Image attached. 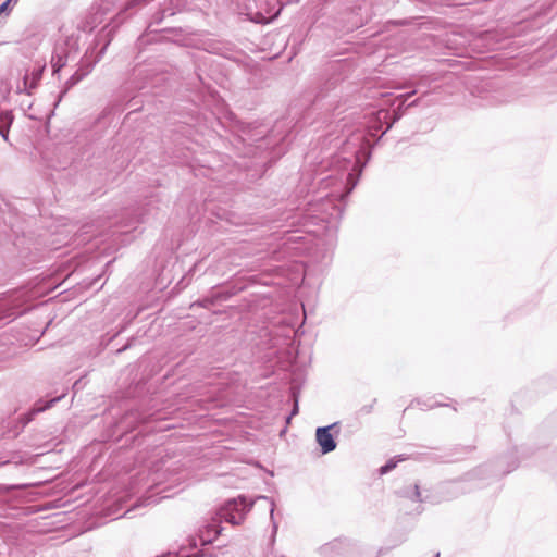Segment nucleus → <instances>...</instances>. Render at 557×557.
I'll return each instance as SVG.
<instances>
[{"label": "nucleus", "instance_id": "f257e3e1", "mask_svg": "<svg viewBox=\"0 0 557 557\" xmlns=\"http://www.w3.org/2000/svg\"><path fill=\"white\" fill-rule=\"evenodd\" d=\"M371 143L361 129L352 132L344 141L342 152L333 157L331 174L321 178L322 188L334 187L325 196L310 202L314 218L327 224H335L344 213V202L357 186L364 162L370 157Z\"/></svg>", "mask_w": 557, "mask_h": 557}, {"label": "nucleus", "instance_id": "f03ea898", "mask_svg": "<svg viewBox=\"0 0 557 557\" xmlns=\"http://www.w3.org/2000/svg\"><path fill=\"white\" fill-rule=\"evenodd\" d=\"M126 16L123 10L114 12L111 0H100L94 3L86 14L79 21L77 28L85 33L94 32L99 25L103 24L101 32L107 25L114 21L119 27L124 23Z\"/></svg>", "mask_w": 557, "mask_h": 557}, {"label": "nucleus", "instance_id": "7ed1b4c3", "mask_svg": "<svg viewBox=\"0 0 557 557\" xmlns=\"http://www.w3.org/2000/svg\"><path fill=\"white\" fill-rule=\"evenodd\" d=\"M119 28V23L111 22L101 32H98L92 42L87 48L85 54L81 58L77 72L84 77L91 73L95 65L101 60L107 51L110 42L112 41L115 32Z\"/></svg>", "mask_w": 557, "mask_h": 557}, {"label": "nucleus", "instance_id": "20e7f679", "mask_svg": "<svg viewBox=\"0 0 557 557\" xmlns=\"http://www.w3.org/2000/svg\"><path fill=\"white\" fill-rule=\"evenodd\" d=\"M324 557H377L379 552L366 549L349 539H335L320 548Z\"/></svg>", "mask_w": 557, "mask_h": 557}, {"label": "nucleus", "instance_id": "39448f33", "mask_svg": "<svg viewBox=\"0 0 557 557\" xmlns=\"http://www.w3.org/2000/svg\"><path fill=\"white\" fill-rule=\"evenodd\" d=\"M417 92V90H412L410 92L398 96V100L400 103L398 104L397 110H387L380 109L371 113V119L369 120V133L371 136L375 137L376 132L383 128V125H386L385 129L382 131L381 135L377 137L380 139L392 126L400 119L401 114L398 112L405 106V102Z\"/></svg>", "mask_w": 557, "mask_h": 557}, {"label": "nucleus", "instance_id": "423d86ee", "mask_svg": "<svg viewBox=\"0 0 557 557\" xmlns=\"http://www.w3.org/2000/svg\"><path fill=\"white\" fill-rule=\"evenodd\" d=\"M252 505L253 502H248L247 497L244 495L228 499L221 508L220 517L222 520L233 525H238L244 521L246 513L250 510Z\"/></svg>", "mask_w": 557, "mask_h": 557}, {"label": "nucleus", "instance_id": "0eeeda50", "mask_svg": "<svg viewBox=\"0 0 557 557\" xmlns=\"http://www.w3.org/2000/svg\"><path fill=\"white\" fill-rule=\"evenodd\" d=\"M518 466L519 459L517 456V450L512 449L503 457L498 458L494 463L480 467L474 471L473 475H478V472L490 470L494 476H503L516 470Z\"/></svg>", "mask_w": 557, "mask_h": 557}, {"label": "nucleus", "instance_id": "6e6552de", "mask_svg": "<svg viewBox=\"0 0 557 557\" xmlns=\"http://www.w3.org/2000/svg\"><path fill=\"white\" fill-rule=\"evenodd\" d=\"M333 430L338 433L339 422H334L326 426H319L315 430V441L323 455L330 454L336 449L337 444L332 433Z\"/></svg>", "mask_w": 557, "mask_h": 557}, {"label": "nucleus", "instance_id": "1a4fd4ad", "mask_svg": "<svg viewBox=\"0 0 557 557\" xmlns=\"http://www.w3.org/2000/svg\"><path fill=\"white\" fill-rule=\"evenodd\" d=\"M70 48L76 50V40L69 38L63 45L57 46L51 55V66L53 74H57L64 67L71 54Z\"/></svg>", "mask_w": 557, "mask_h": 557}, {"label": "nucleus", "instance_id": "9d476101", "mask_svg": "<svg viewBox=\"0 0 557 557\" xmlns=\"http://www.w3.org/2000/svg\"><path fill=\"white\" fill-rule=\"evenodd\" d=\"M66 395V393H62L58 396H54L52 398H50L49 400H44V399H39L37 400L33 408L24 416V420H23V426H25L26 424H28L36 414L40 413V412H44L48 409H50L51 407H53L58 401H60L62 398H64Z\"/></svg>", "mask_w": 557, "mask_h": 557}, {"label": "nucleus", "instance_id": "9b49d317", "mask_svg": "<svg viewBox=\"0 0 557 557\" xmlns=\"http://www.w3.org/2000/svg\"><path fill=\"white\" fill-rule=\"evenodd\" d=\"M45 67V64L38 63L30 71H26L23 76V91H25L27 95L32 94V90L37 87L39 81L41 79Z\"/></svg>", "mask_w": 557, "mask_h": 557}, {"label": "nucleus", "instance_id": "f8f14e48", "mask_svg": "<svg viewBox=\"0 0 557 557\" xmlns=\"http://www.w3.org/2000/svg\"><path fill=\"white\" fill-rule=\"evenodd\" d=\"M396 493L398 496L408 498L412 502L423 503L426 500V498L422 497L419 485L417 483L404 486Z\"/></svg>", "mask_w": 557, "mask_h": 557}, {"label": "nucleus", "instance_id": "ddd939ff", "mask_svg": "<svg viewBox=\"0 0 557 557\" xmlns=\"http://www.w3.org/2000/svg\"><path fill=\"white\" fill-rule=\"evenodd\" d=\"M466 491L461 486V481H450L447 483H444L441 486V493L447 494V496L443 497L445 500H449L453 498L458 497L459 495L463 494Z\"/></svg>", "mask_w": 557, "mask_h": 557}, {"label": "nucleus", "instance_id": "4468645a", "mask_svg": "<svg viewBox=\"0 0 557 557\" xmlns=\"http://www.w3.org/2000/svg\"><path fill=\"white\" fill-rule=\"evenodd\" d=\"M33 456L26 453L22 451H13L10 454V457L7 459H0V466L5 465H26V463H33Z\"/></svg>", "mask_w": 557, "mask_h": 557}, {"label": "nucleus", "instance_id": "2eb2a0df", "mask_svg": "<svg viewBox=\"0 0 557 557\" xmlns=\"http://www.w3.org/2000/svg\"><path fill=\"white\" fill-rule=\"evenodd\" d=\"M14 116L12 111L10 110H1L0 111V136L8 141L9 140V131L13 123Z\"/></svg>", "mask_w": 557, "mask_h": 557}, {"label": "nucleus", "instance_id": "dca6fc26", "mask_svg": "<svg viewBox=\"0 0 557 557\" xmlns=\"http://www.w3.org/2000/svg\"><path fill=\"white\" fill-rule=\"evenodd\" d=\"M413 406H418L421 409H432V408H435V407H442V406H448V405L447 404H443V403L432 401V398H429L426 400L421 399V398H414L410 403V405L405 409V411L408 408L413 407Z\"/></svg>", "mask_w": 557, "mask_h": 557}, {"label": "nucleus", "instance_id": "f3484780", "mask_svg": "<svg viewBox=\"0 0 557 557\" xmlns=\"http://www.w3.org/2000/svg\"><path fill=\"white\" fill-rule=\"evenodd\" d=\"M403 460H405V458H403L401 456H397L387 460L386 463L379 469L380 474L383 475L391 472L393 469L396 468L397 463Z\"/></svg>", "mask_w": 557, "mask_h": 557}, {"label": "nucleus", "instance_id": "a211bd4d", "mask_svg": "<svg viewBox=\"0 0 557 557\" xmlns=\"http://www.w3.org/2000/svg\"><path fill=\"white\" fill-rule=\"evenodd\" d=\"M259 499H263L270 503V517L272 521V541H274L275 534L277 532V523L274 520L275 503L272 498H269L267 496H260Z\"/></svg>", "mask_w": 557, "mask_h": 557}, {"label": "nucleus", "instance_id": "6ab92c4d", "mask_svg": "<svg viewBox=\"0 0 557 557\" xmlns=\"http://www.w3.org/2000/svg\"><path fill=\"white\" fill-rule=\"evenodd\" d=\"M75 85L73 84L72 81L67 79L65 83H64V86L63 88L61 89L55 102H54V107H58L59 103L61 102L62 98L67 94V91L73 88Z\"/></svg>", "mask_w": 557, "mask_h": 557}, {"label": "nucleus", "instance_id": "aec40b11", "mask_svg": "<svg viewBox=\"0 0 557 557\" xmlns=\"http://www.w3.org/2000/svg\"><path fill=\"white\" fill-rule=\"evenodd\" d=\"M150 1L151 0H128L127 3L125 4L124 9H122V10H123V12H125L126 10L133 9L135 7L145 5Z\"/></svg>", "mask_w": 557, "mask_h": 557}, {"label": "nucleus", "instance_id": "412c9836", "mask_svg": "<svg viewBox=\"0 0 557 557\" xmlns=\"http://www.w3.org/2000/svg\"><path fill=\"white\" fill-rule=\"evenodd\" d=\"M211 531L214 532V537H210V536L205 537V535H201L200 540H201L202 544L211 543L220 534V531L215 530V527H213V525L209 527V529L207 530L208 533H210Z\"/></svg>", "mask_w": 557, "mask_h": 557}, {"label": "nucleus", "instance_id": "4be33fe9", "mask_svg": "<svg viewBox=\"0 0 557 557\" xmlns=\"http://www.w3.org/2000/svg\"><path fill=\"white\" fill-rule=\"evenodd\" d=\"M376 403V399H373L371 404L369 405H363L360 409H359V413L364 416V414H369L372 412L373 408H374V404Z\"/></svg>", "mask_w": 557, "mask_h": 557}, {"label": "nucleus", "instance_id": "5701e85b", "mask_svg": "<svg viewBox=\"0 0 557 557\" xmlns=\"http://www.w3.org/2000/svg\"><path fill=\"white\" fill-rule=\"evenodd\" d=\"M85 77L78 73L77 71H75L70 77L69 79L73 82L74 85H77L82 79H84Z\"/></svg>", "mask_w": 557, "mask_h": 557}, {"label": "nucleus", "instance_id": "b1692460", "mask_svg": "<svg viewBox=\"0 0 557 557\" xmlns=\"http://www.w3.org/2000/svg\"><path fill=\"white\" fill-rule=\"evenodd\" d=\"M11 3H13V1L5 0L4 2H2L0 4V15L2 13H5V12L10 11V4Z\"/></svg>", "mask_w": 557, "mask_h": 557}, {"label": "nucleus", "instance_id": "393cba45", "mask_svg": "<svg viewBox=\"0 0 557 557\" xmlns=\"http://www.w3.org/2000/svg\"><path fill=\"white\" fill-rule=\"evenodd\" d=\"M197 305H199L200 307H205V308H208L210 305H213V299L211 298H205L202 300H199L198 302H196Z\"/></svg>", "mask_w": 557, "mask_h": 557}, {"label": "nucleus", "instance_id": "a878e982", "mask_svg": "<svg viewBox=\"0 0 557 557\" xmlns=\"http://www.w3.org/2000/svg\"><path fill=\"white\" fill-rule=\"evenodd\" d=\"M293 395H294V397H296L295 393H293ZM297 412H298V400H297V398H295V406H294V408H293V410L290 412V416H294Z\"/></svg>", "mask_w": 557, "mask_h": 557}, {"label": "nucleus", "instance_id": "bb28decb", "mask_svg": "<svg viewBox=\"0 0 557 557\" xmlns=\"http://www.w3.org/2000/svg\"><path fill=\"white\" fill-rule=\"evenodd\" d=\"M163 20V13H158L154 17H153V22L159 24L161 23Z\"/></svg>", "mask_w": 557, "mask_h": 557}, {"label": "nucleus", "instance_id": "cd10ccee", "mask_svg": "<svg viewBox=\"0 0 557 557\" xmlns=\"http://www.w3.org/2000/svg\"><path fill=\"white\" fill-rule=\"evenodd\" d=\"M418 102V99L413 100L412 102H410L407 107H412V106H416Z\"/></svg>", "mask_w": 557, "mask_h": 557}, {"label": "nucleus", "instance_id": "c85d7f7f", "mask_svg": "<svg viewBox=\"0 0 557 557\" xmlns=\"http://www.w3.org/2000/svg\"><path fill=\"white\" fill-rule=\"evenodd\" d=\"M263 21H265V17H263V16H260V18L256 20L257 23H261Z\"/></svg>", "mask_w": 557, "mask_h": 557}, {"label": "nucleus", "instance_id": "c756f323", "mask_svg": "<svg viewBox=\"0 0 557 557\" xmlns=\"http://www.w3.org/2000/svg\"><path fill=\"white\" fill-rule=\"evenodd\" d=\"M127 346L123 347L122 349H119V352L126 350Z\"/></svg>", "mask_w": 557, "mask_h": 557}, {"label": "nucleus", "instance_id": "7c9ffc66", "mask_svg": "<svg viewBox=\"0 0 557 557\" xmlns=\"http://www.w3.org/2000/svg\"><path fill=\"white\" fill-rule=\"evenodd\" d=\"M8 487L0 486V490H7Z\"/></svg>", "mask_w": 557, "mask_h": 557}, {"label": "nucleus", "instance_id": "2f4dec72", "mask_svg": "<svg viewBox=\"0 0 557 557\" xmlns=\"http://www.w3.org/2000/svg\"><path fill=\"white\" fill-rule=\"evenodd\" d=\"M436 557H440V553L436 554Z\"/></svg>", "mask_w": 557, "mask_h": 557}]
</instances>
